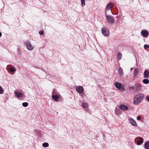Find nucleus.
I'll use <instances>...</instances> for the list:
<instances>
[{"label": "nucleus", "mask_w": 149, "mask_h": 149, "mask_svg": "<svg viewBox=\"0 0 149 149\" xmlns=\"http://www.w3.org/2000/svg\"><path fill=\"white\" fill-rule=\"evenodd\" d=\"M143 94L138 93L137 94L134 98V104L137 105L140 103L143 100Z\"/></svg>", "instance_id": "nucleus-1"}, {"label": "nucleus", "mask_w": 149, "mask_h": 149, "mask_svg": "<svg viewBox=\"0 0 149 149\" xmlns=\"http://www.w3.org/2000/svg\"><path fill=\"white\" fill-rule=\"evenodd\" d=\"M114 85L116 87L118 90L122 91H125V89L124 88L123 86L120 83L116 81L114 84Z\"/></svg>", "instance_id": "nucleus-2"}, {"label": "nucleus", "mask_w": 149, "mask_h": 149, "mask_svg": "<svg viewBox=\"0 0 149 149\" xmlns=\"http://www.w3.org/2000/svg\"><path fill=\"white\" fill-rule=\"evenodd\" d=\"M107 21L111 24H113L114 22V18L112 16L107 15Z\"/></svg>", "instance_id": "nucleus-3"}, {"label": "nucleus", "mask_w": 149, "mask_h": 149, "mask_svg": "<svg viewBox=\"0 0 149 149\" xmlns=\"http://www.w3.org/2000/svg\"><path fill=\"white\" fill-rule=\"evenodd\" d=\"M76 90L80 94L83 93L84 91L83 87L80 86H77L76 87Z\"/></svg>", "instance_id": "nucleus-4"}, {"label": "nucleus", "mask_w": 149, "mask_h": 149, "mask_svg": "<svg viewBox=\"0 0 149 149\" xmlns=\"http://www.w3.org/2000/svg\"><path fill=\"white\" fill-rule=\"evenodd\" d=\"M102 32L103 35L105 36H107L109 35V31L105 28H102Z\"/></svg>", "instance_id": "nucleus-5"}, {"label": "nucleus", "mask_w": 149, "mask_h": 149, "mask_svg": "<svg viewBox=\"0 0 149 149\" xmlns=\"http://www.w3.org/2000/svg\"><path fill=\"white\" fill-rule=\"evenodd\" d=\"M142 36L144 37H147L148 35V32L146 30H143L141 32Z\"/></svg>", "instance_id": "nucleus-6"}, {"label": "nucleus", "mask_w": 149, "mask_h": 149, "mask_svg": "<svg viewBox=\"0 0 149 149\" xmlns=\"http://www.w3.org/2000/svg\"><path fill=\"white\" fill-rule=\"evenodd\" d=\"M135 141V142L137 141V144L139 145H141L143 142V140L141 137H138L136 138Z\"/></svg>", "instance_id": "nucleus-7"}, {"label": "nucleus", "mask_w": 149, "mask_h": 149, "mask_svg": "<svg viewBox=\"0 0 149 149\" xmlns=\"http://www.w3.org/2000/svg\"><path fill=\"white\" fill-rule=\"evenodd\" d=\"M26 46L28 49L29 50H32L33 48V47L31 45L30 42H26Z\"/></svg>", "instance_id": "nucleus-8"}, {"label": "nucleus", "mask_w": 149, "mask_h": 149, "mask_svg": "<svg viewBox=\"0 0 149 149\" xmlns=\"http://www.w3.org/2000/svg\"><path fill=\"white\" fill-rule=\"evenodd\" d=\"M113 4L112 3H109L107 6L106 10H109L111 8L113 7Z\"/></svg>", "instance_id": "nucleus-9"}, {"label": "nucleus", "mask_w": 149, "mask_h": 149, "mask_svg": "<svg viewBox=\"0 0 149 149\" xmlns=\"http://www.w3.org/2000/svg\"><path fill=\"white\" fill-rule=\"evenodd\" d=\"M129 121L130 123L133 126H136L137 125L135 121L132 118L129 119Z\"/></svg>", "instance_id": "nucleus-10"}, {"label": "nucleus", "mask_w": 149, "mask_h": 149, "mask_svg": "<svg viewBox=\"0 0 149 149\" xmlns=\"http://www.w3.org/2000/svg\"><path fill=\"white\" fill-rule=\"evenodd\" d=\"M120 108L123 110H127L128 109V107L124 105H120L119 106Z\"/></svg>", "instance_id": "nucleus-11"}, {"label": "nucleus", "mask_w": 149, "mask_h": 149, "mask_svg": "<svg viewBox=\"0 0 149 149\" xmlns=\"http://www.w3.org/2000/svg\"><path fill=\"white\" fill-rule=\"evenodd\" d=\"M144 76L145 78L149 77V72L147 70H145L144 73Z\"/></svg>", "instance_id": "nucleus-12"}, {"label": "nucleus", "mask_w": 149, "mask_h": 149, "mask_svg": "<svg viewBox=\"0 0 149 149\" xmlns=\"http://www.w3.org/2000/svg\"><path fill=\"white\" fill-rule=\"evenodd\" d=\"M52 98L55 101H57L59 98V97L58 95H54L52 96Z\"/></svg>", "instance_id": "nucleus-13"}, {"label": "nucleus", "mask_w": 149, "mask_h": 149, "mask_svg": "<svg viewBox=\"0 0 149 149\" xmlns=\"http://www.w3.org/2000/svg\"><path fill=\"white\" fill-rule=\"evenodd\" d=\"M123 73V71L122 68H120L118 71V74L119 76L120 77L122 76Z\"/></svg>", "instance_id": "nucleus-14"}, {"label": "nucleus", "mask_w": 149, "mask_h": 149, "mask_svg": "<svg viewBox=\"0 0 149 149\" xmlns=\"http://www.w3.org/2000/svg\"><path fill=\"white\" fill-rule=\"evenodd\" d=\"M14 93L15 94L17 95V97L18 98L21 97L22 96V94L18 92H15Z\"/></svg>", "instance_id": "nucleus-15"}, {"label": "nucleus", "mask_w": 149, "mask_h": 149, "mask_svg": "<svg viewBox=\"0 0 149 149\" xmlns=\"http://www.w3.org/2000/svg\"><path fill=\"white\" fill-rule=\"evenodd\" d=\"M144 146L146 149H149V141L145 143Z\"/></svg>", "instance_id": "nucleus-16"}, {"label": "nucleus", "mask_w": 149, "mask_h": 149, "mask_svg": "<svg viewBox=\"0 0 149 149\" xmlns=\"http://www.w3.org/2000/svg\"><path fill=\"white\" fill-rule=\"evenodd\" d=\"M138 70L137 68L135 69L134 72V76H136L138 74Z\"/></svg>", "instance_id": "nucleus-17"}, {"label": "nucleus", "mask_w": 149, "mask_h": 149, "mask_svg": "<svg viewBox=\"0 0 149 149\" xmlns=\"http://www.w3.org/2000/svg\"><path fill=\"white\" fill-rule=\"evenodd\" d=\"M122 57V54L120 53H118L117 55V58L118 60L121 59Z\"/></svg>", "instance_id": "nucleus-18"}, {"label": "nucleus", "mask_w": 149, "mask_h": 149, "mask_svg": "<svg viewBox=\"0 0 149 149\" xmlns=\"http://www.w3.org/2000/svg\"><path fill=\"white\" fill-rule=\"evenodd\" d=\"M143 83L146 84H147L149 83V80L148 79H145L143 80Z\"/></svg>", "instance_id": "nucleus-19"}, {"label": "nucleus", "mask_w": 149, "mask_h": 149, "mask_svg": "<svg viewBox=\"0 0 149 149\" xmlns=\"http://www.w3.org/2000/svg\"><path fill=\"white\" fill-rule=\"evenodd\" d=\"M4 90L3 88L0 86V94H2L4 93Z\"/></svg>", "instance_id": "nucleus-20"}, {"label": "nucleus", "mask_w": 149, "mask_h": 149, "mask_svg": "<svg viewBox=\"0 0 149 149\" xmlns=\"http://www.w3.org/2000/svg\"><path fill=\"white\" fill-rule=\"evenodd\" d=\"M83 106L85 108H87L88 106V105L87 103L83 102Z\"/></svg>", "instance_id": "nucleus-21"}, {"label": "nucleus", "mask_w": 149, "mask_h": 149, "mask_svg": "<svg viewBox=\"0 0 149 149\" xmlns=\"http://www.w3.org/2000/svg\"><path fill=\"white\" fill-rule=\"evenodd\" d=\"M9 70L11 72H13L16 71L15 68L13 67L10 68L9 69Z\"/></svg>", "instance_id": "nucleus-22"}, {"label": "nucleus", "mask_w": 149, "mask_h": 149, "mask_svg": "<svg viewBox=\"0 0 149 149\" xmlns=\"http://www.w3.org/2000/svg\"><path fill=\"white\" fill-rule=\"evenodd\" d=\"M42 146L44 147H47L49 146V144L47 143H43Z\"/></svg>", "instance_id": "nucleus-23"}, {"label": "nucleus", "mask_w": 149, "mask_h": 149, "mask_svg": "<svg viewBox=\"0 0 149 149\" xmlns=\"http://www.w3.org/2000/svg\"><path fill=\"white\" fill-rule=\"evenodd\" d=\"M28 103L27 102H23L22 104V105L24 107H26L28 106Z\"/></svg>", "instance_id": "nucleus-24"}, {"label": "nucleus", "mask_w": 149, "mask_h": 149, "mask_svg": "<svg viewBox=\"0 0 149 149\" xmlns=\"http://www.w3.org/2000/svg\"><path fill=\"white\" fill-rule=\"evenodd\" d=\"M81 5L82 6H84L85 5V0H81Z\"/></svg>", "instance_id": "nucleus-25"}, {"label": "nucleus", "mask_w": 149, "mask_h": 149, "mask_svg": "<svg viewBox=\"0 0 149 149\" xmlns=\"http://www.w3.org/2000/svg\"><path fill=\"white\" fill-rule=\"evenodd\" d=\"M136 86H138L139 87V88H140L141 87V86L139 84H136Z\"/></svg>", "instance_id": "nucleus-26"}, {"label": "nucleus", "mask_w": 149, "mask_h": 149, "mask_svg": "<svg viewBox=\"0 0 149 149\" xmlns=\"http://www.w3.org/2000/svg\"><path fill=\"white\" fill-rule=\"evenodd\" d=\"M144 48H146L147 47V48H149V45H147L146 44H145L144 46Z\"/></svg>", "instance_id": "nucleus-27"}, {"label": "nucleus", "mask_w": 149, "mask_h": 149, "mask_svg": "<svg viewBox=\"0 0 149 149\" xmlns=\"http://www.w3.org/2000/svg\"><path fill=\"white\" fill-rule=\"evenodd\" d=\"M39 33L40 35H42L44 33V32L43 31H40L39 32Z\"/></svg>", "instance_id": "nucleus-28"}, {"label": "nucleus", "mask_w": 149, "mask_h": 149, "mask_svg": "<svg viewBox=\"0 0 149 149\" xmlns=\"http://www.w3.org/2000/svg\"><path fill=\"white\" fill-rule=\"evenodd\" d=\"M141 117L139 116H138L137 117V119L138 120H140L141 119Z\"/></svg>", "instance_id": "nucleus-29"}, {"label": "nucleus", "mask_w": 149, "mask_h": 149, "mask_svg": "<svg viewBox=\"0 0 149 149\" xmlns=\"http://www.w3.org/2000/svg\"><path fill=\"white\" fill-rule=\"evenodd\" d=\"M146 98L148 101H149V96H147Z\"/></svg>", "instance_id": "nucleus-30"}, {"label": "nucleus", "mask_w": 149, "mask_h": 149, "mask_svg": "<svg viewBox=\"0 0 149 149\" xmlns=\"http://www.w3.org/2000/svg\"><path fill=\"white\" fill-rule=\"evenodd\" d=\"M36 133H38L40 132L38 131H36L34 132Z\"/></svg>", "instance_id": "nucleus-31"}, {"label": "nucleus", "mask_w": 149, "mask_h": 149, "mask_svg": "<svg viewBox=\"0 0 149 149\" xmlns=\"http://www.w3.org/2000/svg\"><path fill=\"white\" fill-rule=\"evenodd\" d=\"M132 70H133V68H131L130 69L131 71H132Z\"/></svg>", "instance_id": "nucleus-32"}, {"label": "nucleus", "mask_w": 149, "mask_h": 149, "mask_svg": "<svg viewBox=\"0 0 149 149\" xmlns=\"http://www.w3.org/2000/svg\"><path fill=\"white\" fill-rule=\"evenodd\" d=\"M2 34L0 32V37H1V36Z\"/></svg>", "instance_id": "nucleus-33"}, {"label": "nucleus", "mask_w": 149, "mask_h": 149, "mask_svg": "<svg viewBox=\"0 0 149 149\" xmlns=\"http://www.w3.org/2000/svg\"><path fill=\"white\" fill-rule=\"evenodd\" d=\"M54 90H53V92H54Z\"/></svg>", "instance_id": "nucleus-34"}]
</instances>
